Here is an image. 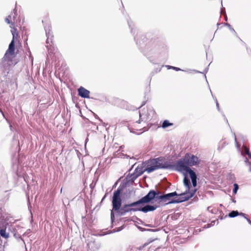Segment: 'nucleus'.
<instances>
[{
  "instance_id": "nucleus-5",
  "label": "nucleus",
  "mask_w": 251,
  "mask_h": 251,
  "mask_svg": "<svg viewBox=\"0 0 251 251\" xmlns=\"http://www.w3.org/2000/svg\"><path fill=\"white\" fill-rule=\"evenodd\" d=\"M157 200H159L158 203L161 206H165L168 204L172 203H179L182 202V201H176L181 200V198H176L174 199H171L169 194H165L162 195H160L157 198Z\"/></svg>"
},
{
  "instance_id": "nucleus-13",
  "label": "nucleus",
  "mask_w": 251,
  "mask_h": 251,
  "mask_svg": "<svg viewBox=\"0 0 251 251\" xmlns=\"http://www.w3.org/2000/svg\"><path fill=\"white\" fill-rule=\"evenodd\" d=\"M52 40H53V37H50V44H47V46H46V47L48 50L49 54L53 53V51L55 50V48L53 46Z\"/></svg>"
},
{
  "instance_id": "nucleus-26",
  "label": "nucleus",
  "mask_w": 251,
  "mask_h": 251,
  "mask_svg": "<svg viewBox=\"0 0 251 251\" xmlns=\"http://www.w3.org/2000/svg\"><path fill=\"white\" fill-rule=\"evenodd\" d=\"M132 190H130L129 189H126V191L125 193V194H127V195H128V196L129 197L130 196L131 193H132Z\"/></svg>"
},
{
  "instance_id": "nucleus-50",
  "label": "nucleus",
  "mask_w": 251,
  "mask_h": 251,
  "mask_svg": "<svg viewBox=\"0 0 251 251\" xmlns=\"http://www.w3.org/2000/svg\"><path fill=\"white\" fill-rule=\"evenodd\" d=\"M12 35H13V36L14 37V34H12Z\"/></svg>"
},
{
  "instance_id": "nucleus-25",
  "label": "nucleus",
  "mask_w": 251,
  "mask_h": 251,
  "mask_svg": "<svg viewBox=\"0 0 251 251\" xmlns=\"http://www.w3.org/2000/svg\"><path fill=\"white\" fill-rule=\"evenodd\" d=\"M248 151H249V149L247 148L245 146H243V152L246 154H248Z\"/></svg>"
},
{
  "instance_id": "nucleus-32",
  "label": "nucleus",
  "mask_w": 251,
  "mask_h": 251,
  "mask_svg": "<svg viewBox=\"0 0 251 251\" xmlns=\"http://www.w3.org/2000/svg\"><path fill=\"white\" fill-rule=\"evenodd\" d=\"M124 227H125L124 226H122L120 227H119L117 230V231H120L122 230V229H124Z\"/></svg>"
},
{
  "instance_id": "nucleus-37",
  "label": "nucleus",
  "mask_w": 251,
  "mask_h": 251,
  "mask_svg": "<svg viewBox=\"0 0 251 251\" xmlns=\"http://www.w3.org/2000/svg\"><path fill=\"white\" fill-rule=\"evenodd\" d=\"M2 209L1 207H0V217L2 216Z\"/></svg>"
},
{
  "instance_id": "nucleus-3",
  "label": "nucleus",
  "mask_w": 251,
  "mask_h": 251,
  "mask_svg": "<svg viewBox=\"0 0 251 251\" xmlns=\"http://www.w3.org/2000/svg\"><path fill=\"white\" fill-rule=\"evenodd\" d=\"M164 161L163 157H159L156 158L146 161L145 163V168L144 169L142 167L138 166L134 172L139 175V176L142 175L144 172L147 171L148 173L152 172L155 170L159 169H165L162 167L165 166V163L162 162Z\"/></svg>"
},
{
  "instance_id": "nucleus-30",
  "label": "nucleus",
  "mask_w": 251,
  "mask_h": 251,
  "mask_svg": "<svg viewBox=\"0 0 251 251\" xmlns=\"http://www.w3.org/2000/svg\"><path fill=\"white\" fill-rule=\"evenodd\" d=\"M225 25L229 27V29H230V30L233 31H234V32H235V30H234V29L231 27V25H230V24H228V23H226V24H225Z\"/></svg>"
},
{
  "instance_id": "nucleus-22",
  "label": "nucleus",
  "mask_w": 251,
  "mask_h": 251,
  "mask_svg": "<svg viewBox=\"0 0 251 251\" xmlns=\"http://www.w3.org/2000/svg\"><path fill=\"white\" fill-rule=\"evenodd\" d=\"M233 186L234 188L233 189V193L236 194L237 193V190L239 189V186L237 183H234Z\"/></svg>"
},
{
  "instance_id": "nucleus-35",
  "label": "nucleus",
  "mask_w": 251,
  "mask_h": 251,
  "mask_svg": "<svg viewBox=\"0 0 251 251\" xmlns=\"http://www.w3.org/2000/svg\"><path fill=\"white\" fill-rule=\"evenodd\" d=\"M244 217L247 219V221L249 223V224H250L251 225V221L250 220V219L246 217L245 216Z\"/></svg>"
},
{
  "instance_id": "nucleus-28",
  "label": "nucleus",
  "mask_w": 251,
  "mask_h": 251,
  "mask_svg": "<svg viewBox=\"0 0 251 251\" xmlns=\"http://www.w3.org/2000/svg\"><path fill=\"white\" fill-rule=\"evenodd\" d=\"M31 232V229H28L24 233L23 236L28 235Z\"/></svg>"
},
{
  "instance_id": "nucleus-6",
  "label": "nucleus",
  "mask_w": 251,
  "mask_h": 251,
  "mask_svg": "<svg viewBox=\"0 0 251 251\" xmlns=\"http://www.w3.org/2000/svg\"><path fill=\"white\" fill-rule=\"evenodd\" d=\"M11 58L9 56H5V55L1 59L0 63V67L3 72L6 71L8 67V62L11 61Z\"/></svg>"
},
{
  "instance_id": "nucleus-36",
  "label": "nucleus",
  "mask_w": 251,
  "mask_h": 251,
  "mask_svg": "<svg viewBox=\"0 0 251 251\" xmlns=\"http://www.w3.org/2000/svg\"><path fill=\"white\" fill-rule=\"evenodd\" d=\"M1 113L2 114V116L3 117V118H4V119H5V120H6L7 122H8V119L5 117V115H4V113L2 112V113Z\"/></svg>"
},
{
  "instance_id": "nucleus-10",
  "label": "nucleus",
  "mask_w": 251,
  "mask_h": 251,
  "mask_svg": "<svg viewBox=\"0 0 251 251\" xmlns=\"http://www.w3.org/2000/svg\"><path fill=\"white\" fill-rule=\"evenodd\" d=\"M14 50H15V43L14 41V36L13 37V39L10 42V43L9 45L8 49L6 50L5 56H9V54L10 55H13L14 54Z\"/></svg>"
},
{
  "instance_id": "nucleus-33",
  "label": "nucleus",
  "mask_w": 251,
  "mask_h": 251,
  "mask_svg": "<svg viewBox=\"0 0 251 251\" xmlns=\"http://www.w3.org/2000/svg\"><path fill=\"white\" fill-rule=\"evenodd\" d=\"M146 103V101H143L142 102L141 105L139 107V108H140V107H142L143 106H144V105H145Z\"/></svg>"
},
{
  "instance_id": "nucleus-4",
  "label": "nucleus",
  "mask_w": 251,
  "mask_h": 251,
  "mask_svg": "<svg viewBox=\"0 0 251 251\" xmlns=\"http://www.w3.org/2000/svg\"><path fill=\"white\" fill-rule=\"evenodd\" d=\"M159 193L160 192L158 191L151 190L146 196L138 200L137 201L139 205H144L154 199L157 200Z\"/></svg>"
},
{
  "instance_id": "nucleus-41",
  "label": "nucleus",
  "mask_w": 251,
  "mask_h": 251,
  "mask_svg": "<svg viewBox=\"0 0 251 251\" xmlns=\"http://www.w3.org/2000/svg\"><path fill=\"white\" fill-rule=\"evenodd\" d=\"M232 201L234 203H235L236 202V200H235V199H232Z\"/></svg>"
},
{
  "instance_id": "nucleus-9",
  "label": "nucleus",
  "mask_w": 251,
  "mask_h": 251,
  "mask_svg": "<svg viewBox=\"0 0 251 251\" xmlns=\"http://www.w3.org/2000/svg\"><path fill=\"white\" fill-rule=\"evenodd\" d=\"M183 183L184 186L186 187V190L184 193H181L180 195H185L189 194L190 191L191 183L190 179L187 176L185 175L183 179Z\"/></svg>"
},
{
  "instance_id": "nucleus-29",
  "label": "nucleus",
  "mask_w": 251,
  "mask_h": 251,
  "mask_svg": "<svg viewBox=\"0 0 251 251\" xmlns=\"http://www.w3.org/2000/svg\"><path fill=\"white\" fill-rule=\"evenodd\" d=\"M113 211L114 210L112 209V210L111 211V220L112 222H113L114 220V214Z\"/></svg>"
},
{
  "instance_id": "nucleus-34",
  "label": "nucleus",
  "mask_w": 251,
  "mask_h": 251,
  "mask_svg": "<svg viewBox=\"0 0 251 251\" xmlns=\"http://www.w3.org/2000/svg\"><path fill=\"white\" fill-rule=\"evenodd\" d=\"M248 157L251 159V153L250 152V151H248Z\"/></svg>"
},
{
  "instance_id": "nucleus-31",
  "label": "nucleus",
  "mask_w": 251,
  "mask_h": 251,
  "mask_svg": "<svg viewBox=\"0 0 251 251\" xmlns=\"http://www.w3.org/2000/svg\"><path fill=\"white\" fill-rule=\"evenodd\" d=\"M14 14L13 16V19L14 21H15V19H16V17L17 16V14L16 13V12H17V10H16V8L14 9Z\"/></svg>"
},
{
  "instance_id": "nucleus-15",
  "label": "nucleus",
  "mask_w": 251,
  "mask_h": 251,
  "mask_svg": "<svg viewBox=\"0 0 251 251\" xmlns=\"http://www.w3.org/2000/svg\"><path fill=\"white\" fill-rule=\"evenodd\" d=\"M238 215H242L243 216H246V214L243 213H239L238 211L233 210L228 214V216L230 218H234Z\"/></svg>"
},
{
  "instance_id": "nucleus-2",
  "label": "nucleus",
  "mask_w": 251,
  "mask_h": 251,
  "mask_svg": "<svg viewBox=\"0 0 251 251\" xmlns=\"http://www.w3.org/2000/svg\"><path fill=\"white\" fill-rule=\"evenodd\" d=\"M165 166L162 167L166 169H171L179 172L185 171L190 172L188 168L193 166H197L200 164L199 158L190 153H186L185 156L177 161L175 164L172 165L168 161H165Z\"/></svg>"
},
{
  "instance_id": "nucleus-39",
  "label": "nucleus",
  "mask_w": 251,
  "mask_h": 251,
  "mask_svg": "<svg viewBox=\"0 0 251 251\" xmlns=\"http://www.w3.org/2000/svg\"><path fill=\"white\" fill-rule=\"evenodd\" d=\"M106 196V194H105V195L104 196V197L102 198V200H101V202H102L103 201V200H104V199L105 198Z\"/></svg>"
},
{
  "instance_id": "nucleus-17",
  "label": "nucleus",
  "mask_w": 251,
  "mask_h": 251,
  "mask_svg": "<svg viewBox=\"0 0 251 251\" xmlns=\"http://www.w3.org/2000/svg\"><path fill=\"white\" fill-rule=\"evenodd\" d=\"M46 36L47 37V41H46V44H50V37H53V36L52 34V32L51 31V30L49 29L48 30L47 29H46Z\"/></svg>"
},
{
  "instance_id": "nucleus-12",
  "label": "nucleus",
  "mask_w": 251,
  "mask_h": 251,
  "mask_svg": "<svg viewBox=\"0 0 251 251\" xmlns=\"http://www.w3.org/2000/svg\"><path fill=\"white\" fill-rule=\"evenodd\" d=\"M197 191V189H194L192 190L190 192L189 191L190 194L188 195L187 194L184 195V197L181 198L180 201H188L191 198L193 197V196L195 194Z\"/></svg>"
},
{
  "instance_id": "nucleus-7",
  "label": "nucleus",
  "mask_w": 251,
  "mask_h": 251,
  "mask_svg": "<svg viewBox=\"0 0 251 251\" xmlns=\"http://www.w3.org/2000/svg\"><path fill=\"white\" fill-rule=\"evenodd\" d=\"M158 207L155 205L146 204L143 207H138V211H141L144 213H147L150 211H153Z\"/></svg>"
},
{
  "instance_id": "nucleus-18",
  "label": "nucleus",
  "mask_w": 251,
  "mask_h": 251,
  "mask_svg": "<svg viewBox=\"0 0 251 251\" xmlns=\"http://www.w3.org/2000/svg\"><path fill=\"white\" fill-rule=\"evenodd\" d=\"M0 235L1 237L6 239L9 237V233H6L5 229H1L0 230Z\"/></svg>"
},
{
  "instance_id": "nucleus-48",
  "label": "nucleus",
  "mask_w": 251,
  "mask_h": 251,
  "mask_svg": "<svg viewBox=\"0 0 251 251\" xmlns=\"http://www.w3.org/2000/svg\"><path fill=\"white\" fill-rule=\"evenodd\" d=\"M136 123H140V122H139V121H136Z\"/></svg>"
},
{
  "instance_id": "nucleus-24",
  "label": "nucleus",
  "mask_w": 251,
  "mask_h": 251,
  "mask_svg": "<svg viewBox=\"0 0 251 251\" xmlns=\"http://www.w3.org/2000/svg\"><path fill=\"white\" fill-rule=\"evenodd\" d=\"M245 162L247 165L249 166V170L250 172H251V162L249 161V160L247 159V158H246Z\"/></svg>"
},
{
  "instance_id": "nucleus-19",
  "label": "nucleus",
  "mask_w": 251,
  "mask_h": 251,
  "mask_svg": "<svg viewBox=\"0 0 251 251\" xmlns=\"http://www.w3.org/2000/svg\"><path fill=\"white\" fill-rule=\"evenodd\" d=\"M173 125V124L170 123L169 121L165 120L162 123V127L163 128H165L169 126H172Z\"/></svg>"
},
{
  "instance_id": "nucleus-27",
  "label": "nucleus",
  "mask_w": 251,
  "mask_h": 251,
  "mask_svg": "<svg viewBox=\"0 0 251 251\" xmlns=\"http://www.w3.org/2000/svg\"><path fill=\"white\" fill-rule=\"evenodd\" d=\"M168 68H172L173 69L176 71H180L181 70V69L179 68H177V67H173V66H168Z\"/></svg>"
},
{
  "instance_id": "nucleus-23",
  "label": "nucleus",
  "mask_w": 251,
  "mask_h": 251,
  "mask_svg": "<svg viewBox=\"0 0 251 251\" xmlns=\"http://www.w3.org/2000/svg\"><path fill=\"white\" fill-rule=\"evenodd\" d=\"M93 115L96 119H98L103 124V126H105V127L106 126L107 124L103 123L102 120L96 114H95V113H93Z\"/></svg>"
},
{
  "instance_id": "nucleus-43",
  "label": "nucleus",
  "mask_w": 251,
  "mask_h": 251,
  "mask_svg": "<svg viewBox=\"0 0 251 251\" xmlns=\"http://www.w3.org/2000/svg\"><path fill=\"white\" fill-rule=\"evenodd\" d=\"M148 245V243H147V244H144V245L143 246V248L145 246Z\"/></svg>"
},
{
  "instance_id": "nucleus-44",
  "label": "nucleus",
  "mask_w": 251,
  "mask_h": 251,
  "mask_svg": "<svg viewBox=\"0 0 251 251\" xmlns=\"http://www.w3.org/2000/svg\"><path fill=\"white\" fill-rule=\"evenodd\" d=\"M0 112L2 113V110H1V109L0 108Z\"/></svg>"
},
{
  "instance_id": "nucleus-47",
  "label": "nucleus",
  "mask_w": 251,
  "mask_h": 251,
  "mask_svg": "<svg viewBox=\"0 0 251 251\" xmlns=\"http://www.w3.org/2000/svg\"><path fill=\"white\" fill-rule=\"evenodd\" d=\"M210 225H208L207 227H210Z\"/></svg>"
},
{
  "instance_id": "nucleus-11",
  "label": "nucleus",
  "mask_w": 251,
  "mask_h": 251,
  "mask_svg": "<svg viewBox=\"0 0 251 251\" xmlns=\"http://www.w3.org/2000/svg\"><path fill=\"white\" fill-rule=\"evenodd\" d=\"M188 170H189L190 172H187V173L189 174V176L191 179L192 185L194 187H195L197 185V176L196 174L191 168H188Z\"/></svg>"
},
{
  "instance_id": "nucleus-1",
  "label": "nucleus",
  "mask_w": 251,
  "mask_h": 251,
  "mask_svg": "<svg viewBox=\"0 0 251 251\" xmlns=\"http://www.w3.org/2000/svg\"><path fill=\"white\" fill-rule=\"evenodd\" d=\"M123 188L120 185L118 189L114 192L112 200L113 210L116 212L117 215L119 216H124L126 213L131 211H138V207H136V206H139L137 201L122 205V200L121 195Z\"/></svg>"
},
{
  "instance_id": "nucleus-21",
  "label": "nucleus",
  "mask_w": 251,
  "mask_h": 251,
  "mask_svg": "<svg viewBox=\"0 0 251 251\" xmlns=\"http://www.w3.org/2000/svg\"><path fill=\"white\" fill-rule=\"evenodd\" d=\"M12 15V14H11V15H9L8 17L6 18L5 19V21L7 24H11L12 25H14V23H12L11 22V21L9 20V19L11 18V15Z\"/></svg>"
},
{
  "instance_id": "nucleus-14",
  "label": "nucleus",
  "mask_w": 251,
  "mask_h": 251,
  "mask_svg": "<svg viewBox=\"0 0 251 251\" xmlns=\"http://www.w3.org/2000/svg\"><path fill=\"white\" fill-rule=\"evenodd\" d=\"M139 176V175L136 174L133 172L132 174H129L126 177V179L128 182H133L134 180Z\"/></svg>"
},
{
  "instance_id": "nucleus-20",
  "label": "nucleus",
  "mask_w": 251,
  "mask_h": 251,
  "mask_svg": "<svg viewBox=\"0 0 251 251\" xmlns=\"http://www.w3.org/2000/svg\"><path fill=\"white\" fill-rule=\"evenodd\" d=\"M169 196H171V198L175 197V196H179V198H182V197H184V195H180L181 194H177L176 193V192H172V193H169Z\"/></svg>"
},
{
  "instance_id": "nucleus-46",
  "label": "nucleus",
  "mask_w": 251,
  "mask_h": 251,
  "mask_svg": "<svg viewBox=\"0 0 251 251\" xmlns=\"http://www.w3.org/2000/svg\"><path fill=\"white\" fill-rule=\"evenodd\" d=\"M116 185V183L114 184V185L113 186V187H115Z\"/></svg>"
},
{
  "instance_id": "nucleus-42",
  "label": "nucleus",
  "mask_w": 251,
  "mask_h": 251,
  "mask_svg": "<svg viewBox=\"0 0 251 251\" xmlns=\"http://www.w3.org/2000/svg\"><path fill=\"white\" fill-rule=\"evenodd\" d=\"M28 199L29 200V198H28ZM28 203H29V204H28V208L29 209L30 208H31V205H30V204L29 201H28Z\"/></svg>"
},
{
  "instance_id": "nucleus-38",
  "label": "nucleus",
  "mask_w": 251,
  "mask_h": 251,
  "mask_svg": "<svg viewBox=\"0 0 251 251\" xmlns=\"http://www.w3.org/2000/svg\"><path fill=\"white\" fill-rule=\"evenodd\" d=\"M216 106H217L218 109H219V104L217 100L216 101Z\"/></svg>"
},
{
  "instance_id": "nucleus-49",
  "label": "nucleus",
  "mask_w": 251,
  "mask_h": 251,
  "mask_svg": "<svg viewBox=\"0 0 251 251\" xmlns=\"http://www.w3.org/2000/svg\"><path fill=\"white\" fill-rule=\"evenodd\" d=\"M226 21H227V17L226 18Z\"/></svg>"
},
{
  "instance_id": "nucleus-16",
  "label": "nucleus",
  "mask_w": 251,
  "mask_h": 251,
  "mask_svg": "<svg viewBox=\"0 0 251 251\" xmlns=\"http://www.w3.org/2000/svg\"><path fill=\"white\" fill-rule=\"evenodd\" d=\"M12 232L13 233V236L16 239H21L23 241L24 244L25 245V247H26L25 242L24 240L22 238L21 235L20 234H18L17 233V232L15 231V229H13V231H12ZM25 250H26V248H25Z\"/></svg>"
},
{
  "instance_id": "nucleus-8",
  "label": "nucleus",
  "mask_w": 251,
  "mask_h": 251,
  "mask_svg": "<svg viewBox=\"0 0 251 251\" xmlns=\"http://www.w3.org/2000/svg\"><path fill=\"white\" fill-rule=\"evenodd\" d=\"M78 95L82 98L89 99L90 91L82 86H81L77 90Z\"/></svg>"
},
{
  "instance_id": "nucleus-40",
  "label": "nucleus",
  "mask_w": 251,
  "mask_h": 251,
  "mask_svg": "<svg viewBox=\"0 0 251 251\" xmlns=\"http://www.w3.org/2000/svg\"><path fill=\"white\" fill-rule=\"evenodd\" d=\"M139 228H140L141 229H143L142 231H143V230H151V229H146L140 227H139Z\"/></svg>"
},
{
  "instance_id": "nucleus-45",
  "label": "nucleus",
  "mask_w": 251,
  "mask_h": 251,
  "mask_svg": "<svg viewBox=\"0 0 251 251\" xmlns=\"http://www.w3.org/2000/svg\"><path fill=\"white\" fill-rule=\"evenodd\" d=\"M223 11V8H222V9H221V13H222Z\"/></svg>"
}]
</instances>
